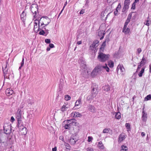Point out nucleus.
I'll return each mask as SVG.
<instances>
[{"label":"nucleus","instance_id":"1","mask_svg":"<svg viewBox=\"0 0 151 151\" xmlns=\"http://www.w3.org/2000/svg\"><path fill=\"white\" fill-rule=\"evenodd\" d=\"M24 106V105L23 104L21 106L20 108L18 109L16 114V118L17 121V127L22 130L24 129V134L25 135L27 134V128L23 125H22V121L21 120L22 114L21 109Z\"/></svg>","mask_w":151,"mask_h":151},{"label":"nucleus","instance_id":"2","mask_svg":"<svg viewBox=\"0 0 151 151\" xmlns=\"http://www.w3.org/2000/svg\"><path fill=\"white\" fill-rule=\"evenodd\" d=\"M102 52V51L99 52L97 59L100 62H104L109 60L110 56L109 54H105Z\"/></svg>","mask_w":151,"mask_h":151},{"label":"nucleus","instance_id":"3","mask_svg":"<svg viewBox=\"0 0 151 151\" xmlns=\"http://www.w3.org/2000/svg\"><path fill=\"white\" fill-rule=\"evenodd\" d=\"M102 68L105 70L107 72H109V68L108 67L107 64H106L105 66H99L97 67H96L91 73L92 75H96L97 73H98L99 71H100Z\"/></svg>","mask_w":151,"mask_h":151},{"label":"nucleus","instance_id":"4","mask_svg":"<svg viewBox=\"0 0 151 151\" xmlns=\"http://www.w3.org/2000/svg\"><path fill=\"white\" fill-rule=\"evenodd\" d=\"M97 87L98 86L95 84H93L92 85L91 87V88H92V92L91 96L89 98V99H93L96 97V94L97 93Z\"/></svg>","mask_w":151,"mask_h":151},{"label":"nucleus","instance_id":"5","mask_svg":"<svg viewBox=\"0 0 151 151\" xmlns=\"http://www.w3.org/2000/svg\"><path fill=\"white\" fill-rule=\"evenodd\" d=\"M43 19V22L45 24H44L43 22H42V23H41V27L42 26V28H43L44 27H46L51 21L50 19L47 17H44Z\"/></svg>","mask_w":151,"mask_h":151},{"label":"nucleus","instance_id":"6","mask_svg":"<svg viewBox=\"0 0 151 151\" xmlns=\"http://www.w3.org/2000/svg\"><path fill=\"white\" fill-rule=\"evenodd\" d=\"M38 7L35 4H33L31 6V10L32 12L33 13H35V15L36 14V13L38 11Z\"/></svg>","mask_w":151,"mask_h":151},{"label":"nucleus","instance_id":"7","mask_svg":"<svg viewBox=\"0 0 151 151\" xmlns=\"http://www.w3.org/2000/svg\"><path fill=\"white\" fill-rule=\"evenodd\" d=\"M7 62L6 63V65L5 66L4 68L2 67L3 71L4 73V78H8V76H9V75L8 74L7 75V72L8 69L7 68Z\"/></svg>","mask_w":151,"mask_h":151},{"label":"nucleus","instance_id":"8","mask_svg":"<svg viewBox=\"0 0 151 151\" xmlns=\"http://www.w3.org/2000/svg\"><path fill=\"white\" fill-rule=\"evenodd\" d=\"M42 19V18H41L40 20V21H39L38 20L36 19L35 21V22H34V25H37L38 23V27L37 29V30L35 31V32H37L39 31L40 30H41L42 28H40V27H41V23L40 22V20Z\"/></svg>","mask_w":151,"mask_h":151},{"label":"nucleus","instance_id":"9","mask_svg":"<svg viewBox=\"0 0 151 151\" xmlns=\"http://www.w3.org/2000/svg\"><path fill=\"white\" fill-rule=\"evenodd\" d=\"M144 109V108L143 109L142 113V119L144 122H145L147 119V114L145 112Z\"/></svg>","mask_w":151,"mask_h":151},{"label":"nucleus","instance_id":"10","mask_svg":"<svg viewBox=\"0 0 151 151\" xmlns=\"http://www.w3.org/2000/svg\"><path fill=\"white\" fill-rule=\"evenodd\" d=\"M125 138L124 133H122L119 136L118 140V142L119 143L121 142Z\"/></svg>","mask_w":151,"mask_h":151},{"label":"nucleus","instance_id":"11","mask_svg":"<svg viewBox=\"0 0 151 151\" xmlns=\"http://www.w3.org/2000/svg\"><path fill=\"white\" fill-rule=\"evenodd\" d=\"M88 109L91 112L95 113L96 111V110L95 107L91 104H89L88 106Z\"/></svg>","mask_w":151,"mask_h":151},{"label":"nucleus","instance_id":"12","mask_svg":"<svg viewBox=\"0 0 151 151\" xmlns=\"http://www.w3.org/2000/svg\"><path fill=\"white\" fill-rule=\"evenodd\" d=\"M127 26L125 27V26H124L122 29V32L125 34H129L130 32V29L128 27H127Z\"/></svg>","mask_w":151,"mask_h":151},{"label":"nucleus","instance_id":"13","mask_svg":"<svg viewBox=\"0 0 151 151\" xmlns=\"http://www.w3.org/2000/svg\"><path fill=\"white\" fill-rule=\"evenodd\" d=\"M118 71L120 70L123 74L124 73V69L122 64H119L117 67Z\"/></svg>","mask_w":151,"mask_h":151},{"label":"nucleus","instance_id":"14","mask_svg":"<svg viewBox=\"0 0 151 151\" xmlns=\"http://www.w3.org/2000/svg\"><path fill=\"white\" fill-rule=\"evenodd\" d=\"M64 122H66L67 124H65L64 126L65 129H69L70 128L71 126H72V124H71V123L69 122H67V120H65Z\"/></svg>","mask_w":151,"mask_h":151},{"label":"nucleus","instance_id":"15","mask_svg":"<svg viewBox=\"0 0 151 151\" xmlns=\"http://www.w3.org/2000/svg\"><path fill=\"white\" fill-rule=\"evenodd\" d=\"M69 108V105H63L60 108V110L63 112L67 110L68 108Z\"/></svg>","mask_w":151,"mask_h":151},{"label":"nucleus","instance_id":"16","mask_svg":"<svg viewBox=\"0 0 151 151\" xmlns=\"http://www.w3.org/2000/svg\"><path fill=\"white\" fill-rule=\"evenodd\" d=\"M105 34V31H101L98 33V35L100 37H101L100 38V40H102L104 37Z\"/></svg>","mask_w":151,"mask_h":151},{"label":"nucleus","instance_id":"17","mask_svg":"<svg viewBox=\"0 0 151 151\" xmlns=\"http://www.w3.org/2000/svg\"><path fill=\"white\" fill-rule=\"evenodd\" d=\"M13 93V90L11 88H8L6 90V93L8 96L12 95Z\"/></svg>","mask_w":151,"mask_h":151},{"label":"nucleus","instance_id":"18","mask_svg":"<svg viewBox=\"0 0 151 151\" xmlns=\"http://www.w3.org/2000/svg\"><path fill=\"white\" fill-rule=\"evenodd\" d=\"M26 14L24 11H23L21 14V19L24 22L26 18Z\"/></svg>","mask_w":151,"mask_h":151},{"label":"nucleus","instance_id":"19","mask_svg":"<svg viewBox=\"0 0 151 151\" xmlns=\"http://www.w3.org/2000/svg\"><path fill=\"white\" fill-rule=\"evenodd\" d=\"M77 141V140L76 139L73 137H71L70 139V143L72 145H75Z\"/></svg>","mask_w":151,"mask_h":151},{"label":"nucleus","instance_id":"20","mask_svg":"<svg viewBox=\"0 0 151 151\" xmlns=\"http://www.w3.org/2000/svg\"><path fill=\"white\" fill-rule=\"evenodd\" d=\"M129 5L124 4V6L122 9V12L125 13L126 12V11L128 10L129 8Z\"/></svg>","mask_w":151,"mask_h":151},{"label":"nucleus","instance_id":"21","mask_svg":"<svg viewBox=\"0 0 151 151\" xmlns=\"http://www.w3.org/2000/svg\"><path fill=\"white\" fill-rule=\"evenodd\" d=\"M98 147L101 150H103L104 149L105 147L104 146L102 142L101 141H100L98 142Z\"/></svg>","mask_w":151,"mask_h":151},{"label":"nucleus","instance_id":"22","mask_svg":"<svg viewBox=\"0 0 151 151\" xmlns=\"http://www.w3.org/2000/svg\"><path fill=\"white\" fill-rule=\"evenodd\" d=\"M103 89L105 91H108L110 90V86L108 85H105L103 87Z\"/></svg>","mask_w":151,"mask_h":151},{"label":"nucleus","instance_id":"23","mask_svg":"<svg viewBox=\"0 0 151 151\" xmlns=\"http://www.w3.org/2000/svg\"><path fill=\"white\" fill-rule=\"evenodd\" d=\"M120 151H127L128 150L127 147L124 145H122Z\"/></svg>","mask_w":151,"mask_h":151},{"label":"nucleus","instance_id":"24","mask_svg":"<svg viewBox=\"0 0 151 151\" xmlns=\"http://www.w3.org/2000/svg\"><path fill=\"white\" fill-rule=\"evenodd\" d=\"M81 98L79 97L78 100H77L75 104V106H78L81 103Z\"/></svg>","mask_w":151,"mask_h":151},{"label":"nucleus","instance_id":"25","mask_svg":"<svg viewBox=\"0 0 151 151\" xmlns=\"http://www.w3.org/2000/svg\"><path fill=\"white\" fill-rule=\"evenodd\" d=\"M106 43L105 42H103V43L101 45V47L99 51L103 52L104 50L105 47L106 46Z\"/></svg>","mask_w":151,"mask_h":151},{"label":"nucleus","instance_id":"26","mask_svg":"<svg viewBox=\"0 0 151 151\" xmlns=\"http://www.w3.org/2000/svg\"><path fill=\"white\" fill-rule=\"evenodd\" d=\"M121 113L120 112H116L115 115V117L117 119H119L121 118Z\"/></svg>","mask_w":151,"mask_h":151},{"label":"nucleus","instance_id":"27","mask_svg":"<svg viewBox=\"0 0 151 151\" xmlns=\"http://www.w3.org/2000/svg\"><path fill=\"white\" fill-rule=\"evenodd\" d=\"M67 122H69L71 123V124H72V125H73V124H76V120L74 119H70V120H67Z\"/></svg>","mask_w":151,"mask_h":151},{"label":"nucleus","instance_id":"28","mask_svg":"<svg viewBox=\"0 0 151 151\" xmlns=\"http://www.w3.org/2000/svg\"><path fill=\"white\" fill-rule=\"evenodd\" d=\"M145 68H142V69L140 71V72L139 73L138 75L139 77H141L142 76L143 73L144 72L145 70Z\"/></svg>","mask_w":151,"mask_h":151},{"label":"nucleus","instance_id":"29","mask_svg":"<svg viewBox=\"0 0 151 151\" xmlns=\"http://www.w3.org/2000/svg\"><path fill=\"white\" fill-rule=\"evenodd\" d=\"M64 145L65 146L66 149L67 150H70L71 149V147L70 146L69 144L65 142Z\"/></svg>","mask_w":151,"mask_h":151},{"label":"nucleus","instance_id":"30","mask_svg":"<svg viewBox=\"0 0 151 151\" xmlns=\"http://www.w3.org/2000/svg\"><path fill=\"white\" fill-rule=\"evenodd\" d=\"M108 65L110 68H112L114 66V63L111 60H110L108 62Z\"/></svg>","mask_w":151,"mask_h":151},{"label":"nucleus","instance_id":"31","mask_svg":"<svg viewBox=\"0 0 151 151\" xmlns=\"http://www.w3.org/2000/svg\"><path fill=\"white\" fill-rule=\"evenodd\" d=\"M118 0H107V2L110 5H112L113 3L116 2Z\"/></svg>","mask_w":151,"mask_h":151},{"label":"nucleus","instance_id":"32","mask_svg":"<svg viewBox=\"0 0 151 151\" xmlns=\"http://www.w3.org/2000/svg\"><path fill=\"white\" fill-rule=\"evenodd\" d=\"M40 28H42V29L39 30V31H40L39 32V34L41 35H44L45 34V32L44 30H43L42 29H43V28H42V27H41Z\"/></svg>","mask_w":151,"mask_h":151},{"label":"nucleus","instance_id":"33","mask_svg":"<svg viewBox=\"0 0 151 151\" xmlns=\"http://www.w3.org/2000/svg\"><path fill=\"white\" fill-rule=\"evenodd\" d=\"M4 131L5 134H8L10 133L11 130L10 129H6L4 128Z\"/></svg>","mask_w":151,"mask_h":151},{"label":"nucleus","instance_id":"34","mask_svg":"<svg viewBox=\"0 0 151 151\" xmlns=\"http://www.w3.org/2000/svg\"><path fill=\"white\" fill-rule=\"evenodd\" d=\"M24 64V57L22 58V62L21 63V66L19 68V70H20L21 69V68L23 66Z\"/></svg>","mask_w":151,"mask_h":151},{"label":"nucleus","instance_id":"35","mask_svg":"<svg viewBox=\"0 0 151 151\" xmlns=\"http://www.w3.org/2000/svg\"><path fill=\"white\" fill-rule=\"evenodd\" d=\"M65 99L66 101L70 100L71 99V97L68 95H65L64 96Z\"/></svg>","mask_w":151,"mask_h":151},{"label":"nucleus","instance_id":"36","mask_svg":"<svg viewBox=\"0 0 151 151\" xmlns=\"http://www.w3.org/2000/svg\"><path fill=\"white\" fill-rule=\"evenodd\" d=\"M80 65L81 68L85 69L86 68V65L85 64L81 63Z\"/></svg>","mask_w":151,"mask_h":151},{"label":"nucleus","instance_id":"37","mask_svg":"<svg viewBox=\"0 0 151 151\" xmlns=\"http://www.w3.org/2000/svg\"><path fill=\"white\" fill-rule=\"evenodd\" d=\"M125 126L128 131H130L131 129L130 125L129 123H127L125 124Z\"/></svg>","mask_w":151,"mask_h":151},{"label":"nucleus","instance_id":"38","mask_svg":"<svg viewBox=\"0 0 151 151\" xmlns=\"http://www.w3.org/2000/svg\"><path fill=\"white\" fill-rule=\"evenodd\" d=\"M146 60L143 57L142 59V61L140 63H141V64H143V65H144V64L146 63Z\"/></svg>","mask_w":151,"mask_h":151},{"label":"nucleus","instance_id":"39","mask_svg":"<svg viewBox=\"0 0 151 151\" xmlns=\"http://www.w3.org/2000/svg\"><path fill=\"white\" fill-rule=\"evenodd\" d=\"M110 129L109 128H107L106 129H104L103 131V132L104 133H108L109 132V131Z\"/></svg>","mask_w":151,"mask_h":151},{"label":"nucleus","instance_id":"40","mask_svg":"<svg viewBox=\"0 0 151 151\" xmlns=\"http://www.w3.org/2000/svg\"><path fill=\"white\" fill-rule=\"evenodd\" d=\"M151 99V95L149 94L145 98V100L148 101Z\"/></svg>","mask_w":151,"mask_h":151},{"label":"nucleus","instance_id":"41","mask_svg":"<svg viewBox=\"0 0 151 151\" xmlns=\"http://www.w3.org/2000/svg\"><path fill=\"white\" fill-rule=\"evenodd\" d=\"M76 117H81L82 116V115L79 112H76Z\"/></svg>","mask_w":151,"mask_h":151},{"label":"nucleus","instance_id":"42","mask_svg":"<svg viewBox=\"0 0 151 151\" xmlns=\"http://www.w3.org/2000/svg\"><path fill=\"white\" fill-rule=\"evenodd\" d=\"M143 64H141V63H140L139 65H138L137 68V70L136 72H137L139 71V70L140 68L143 65Z\"/></svg>","mask_w":151,"mask_h":151},{"label":"nucleus","instance_id":"43","mask_svg":"<svg viewBox=\"0 0 151 151\" xmlns=\"http://www.w3.org/2000/svg\"><path fill=\"white\" fill-rule=\"evenodd\" d=\"M99 41L97 40H95L93 42V43L95 44L97 46L99 45Z\"/></svg>","mask_w":151,"mask_h":151},{"label":"nucleus","instance_id":"44","mask_svg":"<svg viewBox=\"0 0 151 151\" xmlns=\"http://www.w3.org/2000/svg\"><path fill=\"white\" fill-rule=\"evenodd\" d=\"M130 20L127 19V20L126 21V22L124 24V26H125V27H126V26H127L128 24L129 23V22H130Z\"/></svg>","mask_w":151,"mask_h":151},{"label":"nucleus","instance_id":"45","mask_svg":"<svg viewBox=\"0 0 151 151\" xmlns=\"http://www.w3.org/2000/svg\"><path fill=\"white\" fill-rule=\"evenodd\" d=\"M97 47L95 44H94V43L93 42L92 44H91V45L90 46L91 47H92L93 49L91 48V49L92 50H93V49L95 48L96 47Z\"/></svg>","mask_w":151,"mask_h":151},{"label":"nucleus","instance_id":"46","mask_svg":"<svg viewBox=\"0 0 151 151\" xmlns=\"http://www.w3.org/2000/svg\"><path fill=\"white\" fill-rule=\"evenodd\" d=\"M136 3V2H135L134 1L132 4L131 7L132 9H135Z\"/></svg>","mask_w":151,"mask_h":151},{"label":"nucleus","instance_id":"47","mask_svg":"<svg viewBox=\"0 0 151 151\" xmlns=\"http://www.w3.org/2000/svg\"><path fill=\"white\" fill-rule=\"evenodd\" d=\"M45 42L47 44H50L51 42L50 39H46L45 40Z\"/></svg>","mask_w":151,"mask_h":151},{"label":"nucleus","instance_id":"48","mask_svg":"<svg viewBox=\"0 0 151 151\" xmlns=\"http://www.w3.org/2000/svg\"><path fill=\"white\" fill-rule=\"evenodd\" d=\"M130 0H125L124 4L129 5Z\"/></svg>","mask_w":151,"mask_h":151},{"label":"nucleus","instance_id":"49","mask_svg":"<svg viewBox=\"0 0 151 151\" xmlns=\"http://www.w3.org/2000/svg\"><path fill=\"white\" fill-rule=\"evenodd\" d=\"M132 17V13H130L128 15L127 19L130 20Z\"/></svg>","mask_w":151,"mask_h":151},{"label":"nucleus","instance_id":"50","mask_svg":"<svg viewBox=\"0 0 151 151\" xmlns=\"http://www.w3.org/2000/svg\"><path fill=\"white\" fill-rule=\"evenodd\" d=\"M121 7V5L119 3L117 7L116 8V12L117 13L118 10H119Z\"/></svg>","mask_w":151,"mask_h":151},{"label":"nucleus","instance_id":"51","mask_svg":"<svg viewBox=\"0 0 151 151\" xmlns=\"http://www.w3.org/2000/svg\"><path fill=\"white\" fill-rule=\"evenodd\" d=\"M93 138L92 137L89 136L88 137V142H91Z\"/></svg>","mask_w":151,"mask_h":151},{"label":"nucleus","instance_id":"52","mask_svg":"<svg viewBox=\"0 0 151 151\" xmlns=\"http://www.w3.org/2000/svg\"><path fill=\"white\" fill-rule=\"evenodd\" d=\"M142 50L141 48H138L137 50V51L138 54H139L140 53L142 52Z\"/></svg>","mask_w":151,"mask_h":151},{"label":"nucleus","instance_id":"53","mask_svg":"<svg viewBox=\"0 0 151 151\" xmlns=\"http://www.w3.org/2000/svg\"><path fill=\"white\" fill-rule=\"evenodd\" d=\"M43 28L45 30V36H46L49 33V30L47 29H46V28L45 27H44Z\"/></svg>","mask_w":151,"mask_h":151},{"label":"nucleus","instance_id":"54","mask_svg":"<svg viewBox=\"0 0 151 151\" xmlns=\"http://www.w3.org/2000/svg\"><path fill=\"white\" fill-rule=\"evenodd\" d=\"M59 139L60 140L63 141V142H65V141H64L63 137V136H62V135L60 136L59 137Z\"/></svg>","mask_w":151,"mask_h":151},{"label":"nucleus","instance_id":"55","mask_svg":"<svg viewBox=\"0 0 151 151\" xmlns=\"http://www.w3.org/2000/svg\"><path fill=\"white\" fill-rule=\"evenodd\" d=\"M87 151H94L93 150L92 148L91 147H89L87 149Z\"/></svg>","mask_w":151,"mask_h":151},{"label":"nucleus","instance_id":"56","mask_svg":"<svg viewBox=\"0 0 151 151\" xmlns=\"http://www.w3.org/2000/svg\"><path fill=\"white\" fill-rule=\"evenodd\" d=\"M150 22L149 20H147L145 22V24L149 26L150 24Z\"/></svg>","mask_w":151,"mask_h":151},{"label":"nucleus","instance_id":"57","mask_svg":"<svg viewBox=\"0 0 151 151\" xmlns=\"http://www.w3.org/2000/svg\"><path fill=\"white\" fill-rule=\"evenodd\" d=\"M76 112H73L71 114V116H73V117H76Z\"/></svg>","mask_w":151,"mask_h":151},{"label":"nucleus","instance_id":"58","mask_svg":"<svg viewBox=\"0 0 151 151\" xmlns=\"http://www.w3.org/2000/svg\"><path fill=\"white\" fill-rule=\"evenodd\" d=\"M37 25H34V30L35 32V31L37 30Z\"/></svg>","mask_w":151,"mask_h":151},{"label":"nucleus","instance_id":"59","mask_svg":"<svg viewBox=\"0 0 151 151\" xmlns=\"http://www.w3.org/2000/svg\"><path fill=\"white\" fill-rule=\"evenodd\" d=\"M49 46L50 48H53L54 47V45L52 43H50Z\"/></svg>","mask_w":151,"mask_h":151},{"label":"nucleus","instance_id":"60","mask_svg":"<svg viewBox=\"0 0 151 151\" xmlns=\"http://www.w3.org/2000/svg\"><path fill=\"white\" fill-rule=\"evenodd\" d=\"M85 12V10L84 9H82L80 12V14H83Z\"/></svg>","mask_w":151,"mask_h":151},{"label":"nucleus","instance_id":"61","mask_svg":"<svg viewBox=\"0 0 151 151\" xmlns=\"http://www.w3.org/2000/svg\"><path fill=\"white\" fill-rule=\"evenodd\" d=\"M14 120H15V119H14V117L13 116H11V118L10 121L11 122H13Z\"/></svg>","mask_w":151,"mask_h":151},{"label":"nucleus","instance_id":"62","mask_svg":"<svg viewBox=\"0 0 151 151\" xmlns=\"http://www.w3.org/2000/svg\"><path fill=\"white\" fill-rule=\"evenodd\" d=\"M109 41V39L108 38H106L105 40V41L104 42H108Z\"/></svg>","mask_w":151,"mask_h":151},{"label":"nucleus","instance_id":"63","mask_svg":"<svg viewBox=\"0 0 151 151\" xmlns=\"http://www.w3.org/2000/svg\"><path fill=\"white\" fill-rule=\"evenodd\" d=\"M57 151V147H56L52 148V151Z\"/></svg>","mask_w":151,"mask_h":151},{"label":"nucleus","instance_id":"64","mask_svg":"<svg viewBox=\"0 0 151 151\" xmlns=\"http://www.w3.org/2000/svg\"><path fill=\"white\" fill-rule=\"evenodd\" d=\"M149 72L151 73V64L149 65Z\"/></svg>","mask_w":151,"mask_h":151}]
</instances>
